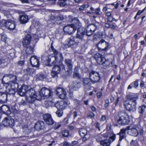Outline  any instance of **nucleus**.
<instances>
[{"label":"nucleus","mask_w":146,"mask_h":146,"mask_svg":"<svg viewBox=\"0 0 146 146\" xmlns=\"http://www.w3.org/2000/svg\"><path fill=\"white\" fill-rule=\"evenodd\" d=\"M95 114L92 112H91L90 113L88 114L87 116L88 118H92L95 116Z\"/></svg>","instance_id":"49530a36"},{"label":"nucleus","mask_w":146,"mask_h":146,"mask_svg":"<svg viewBox=\"0 0 146 146\" xmlns=\"http://www.w3.org/2000/svg\"><path fill=\"white\" fill-rule=\"evenodd\" d=\"M16 90H14L13 89L9 90V94H13L15 93V91Z\"/></svg>","instance_id":"69168bd1"},{"label":"nucleus","mask_w":146,"mask_h":146,"mask_svg":"<svg viewBox=\"0 0 146 146\" xmlns=\"http://www.w3.org/2000/svg\"><path fill=\"white\" fill-rule=\"evenodd\" d=\"M116 139V135L113 132H111L110 135L109 139L111 143L114 141Z\"/></svg>","instance_id":"e433bc0d"},{"label":"nucleus","mask_w":146,"mask_h":146,"mask_svg":"<svg viewBox=\"0 0 146 146\" xmlns=\"http://www.w3.org/2000/svg\"><path fill=\"white\" fill-rule=\"evenodd\" d=\"M90 10L92 11L93 13H95V14L98 16L100 15L102 12L101 11V9L99 7L96 9H94L91 7L90 8Z\"/></svg>","instance_id":"a878e982"},{"label":"nucleus","mask_w":146,"mask_h":146,"mask_svg":"<svg viewBox=\"0 0 146 146\" xmlns=\"http://www.w3.org/2000/svg\"><path fill=\"white\" fill-rule=\"evenodd\" d=\"M43 118L45 122L48 125H52L54 122L51 116L49 114L46 113L44 114Z\"/></svg>","instance_id":"2eb2a0df"},{"label":"nucleus","mask_w":146,"mask_h":146,"mask_svg":"<svg viewBox=\"0 0 146 146\" xmlns=\"http://www.w3.org/2000/svg\"><path fill=\"white\" fill-rule=\"evenodd\" d=\"M64 101L57 102L55 104V107L58 110H62L65 108Z\"/></svg>","instance_id":"b1692460"},{"label":"nucleus","mask_w":146,"mask_h":146,"mask_svg":"<svg viewBox=\"0 0 146 146\" xmlns=\"http://www.w3.org/2000/svg\"><path fill=\"white\" fill-rule=\"evenodd\" d=\"M24 71L26 72L27 74L29 75H31L35 72V70L32 67H28L27 69L24 70Z\"/></svg>","instance_id":"c85d7f7f"},{"label":"nucleus","mask_w":146,"mask_h":146,"mask_svg":"<svg viewBox=\"0 0 146 146\" xmlns=\"http://www.w3.org/2000/svg\"><path fill=\"white\" fill-rule=\"evenodd\" d=\"M27 49L26 50V52L28 54H31L33 52V47L29 46L28 47H25Z\"/></svg>","instance_id":"ea45409f"},{"label":"nucleus","mask_w":146,"mask_h":146,"mask_svg":"<svg viewBox=\"0 0 146 146\" xmlns=\"http://www.w3.org/2000/svg\"><path fill=\"white\" fill-rule=\"evenodd\" d=\"M109 5L108 4H106V6H105L102 9V11L104 12H106L107 11L108 9L109 8L107 6V5Z\"/></svg>","instance_id":"6e6d98bb"},{"label":"nucleus","mask_w":146,"mask_h":146,"mask_svg":"<svg viewBox=\"0 0 146 146\" xmlns=\"http://www.w3.org/2000/svg\"><path fill=\"white\" fill-rule=\"evenodd\" d=\"M99 50H107L108 45V43L104 40L102 39L97 44Z\"/></svg>","instance_id":"dca6fc26"},{"label":"nucleus","mask_w":146,"mask_h":146,"mask_svg":"<svg viewBox=\"0 0 146 146\" xmlns=\"http://www.w3.org/2000/svg\"><path fill=\"white\" fill-rule=\"evenodd\" d=\"M68 119L67 118H65L63 120V123L64 124H68Z\"/></svg>","instance_id":"0e129e2a"},{"label":"nucleus","mask_w":146,"mask_h":146,"mask_svg":"<svg viewBox=\"0 0 146 146\" xmlns=\"http://www.w3.org/2000/svg\"><path fill=\"white\" fill-rule=\"evenodd\" d=\"M90 136L88 135V136H85L84 137H83L82 141L83 142H85L87 139Z\"/></svg>","instance_id":"4d7b16f0"},{"label":"nucleus","mask_w":146,"mask_h":146,"mask_svg":"<svg viewBox=\"0 0 146 146\" xmlns=\"http://www.w3.org/2000/svg\"><path fill=\"white\" fill-rule=\"evenodd\" d=\"M26 103H27L25 100H22L20 103V104L21 105L25 106L26 105Z\"/></svg>","instance_id":"bf43d9fd"},{"label":"nucleus","mask_w":146,"mask_h":146,"mask_svg":"<svg viewBox=\"0 0 146 146\" xmlns=\"http://www.w3.org/2000/svg\"><path fill=\"white\" fill-rule=\"evenodd\" d=\"M136 143L137 141H136L132 140L130 144L132 146H134Z\"/></svg>","instance_id":"e2e57ef3"},{"label":"nucleus","mask_w":146,"mask_h":146,"mask_svg":"<svg viewBox=\"0 0 146 146\" xmlns=\"http://www.w3.org/2000/svg\"><path fill=\"white\" fill-rule=\"evenodd\" d=\"M89 77L90 79L91 82L95 84L99 82L100 76L99 73L95 71H92L89 73Z\"/></svg>","instance_id":"9d476101"},{"label":"nucleus","mask_w":146,"mask_h":146,"mask_svg":"<svg viewBox=\"0 0 146 146\" xmlns=\"http://www.w3.org/2000/svg\"><path fill=\"white\" fill-rule=\"evenodd\" d=\"M64 62L66 64L68 67L69 70H71L73 67V63L72 60L69 59H65Z\"/></svg>","instance_id":"bb28decb"},{"label":"nucleus","mask_w":146,"mask_h":146,"mask_svg":"<svg viewBox=\"0 0 146 146\" xmlns=\"http://www.w3.org/2000/svg\"><path fill=\"white\" fill-rule=\"evenodd\" d=\"M64 18L63 16L61 15H60L58 16H56V17L55 22L57 24H60V23L58 22L60 21L63 20Z\"/></svg>","instance_id":"4c0bfd02"},{"label":"nucleus","mask_w":146,"mask_h":146,"mask_svg":"<svg viewBox=\"0 0 146 146\" xmlns=\"http://www.w3.org/2000/svg\"><path fill=\"white\" fill-rule=\"evenodd\" d=\"M100 23H97L93 24H90L87 26L85 28H83V31H85V34L88 36L92 35L98 27Z\"/></svg>","instance_id":"1a4fd4ad"},{"label":"nucleus","mask_w":146,"mask_h":146,"mask_svg":"<svg viewBox=\"0 0 146 146\" xmlns=\"http://www.w3.org/2000/svg\"><path fill=\"white\" fill-rule=\"evenodd\" d=\"M109 104V100L108 99H107L105 100V104L104 105V107L105 108H106L108 107Z\"/></svg>","instance_id":"5fc2aeb1"},{"label":"nucleus","mask_w":146,"mask_h":146,"mask_svg":"<svg viewBox=\"0 0 146 146\" xmlns=\"http://www.w3.org/2000/svg\"><path fill=\"white\" fill-rule=\"evenodd\" d=\"M145 118H146V112H145L144 113H143L141 114L139 117V119H144Z\"/></svg>","instance_id":"09e8293b"},{"label":"nucleus","mask_w":146,"mask_h":146,"mask_svg":"<svg viewBox=\"0 0 146 146\" xmlns=\"http://www.w3.org/2000/svg\"><path fill=\"white\" fill-rule=\"evenodd\" d=\"M72 21L75 23V24L68 25L64 26L63 28L64 32L66 34L70 35L72 34L76 31L77 28L76 24L79 23L78 19L76 17L73 19Z\"/></svg>","instance_id":"39448f33"},{"label":"nucleus","mask_w":146,"mask_h":146,"mask_svg":"<svg viewBox=\"0 0 146 146\" xmlns=\"http://www.w3.org/2000/svg\"><path fill=\"white\" fill-rule=\"evenodd\" d=\"M92 82H91L90 79L89 78H85L83 80V86L84 88L85 89L88 88L87 87H88L90 86Z\"/></svg>","instance_id":"5701e85b"},{"label":"nucleus","mask_w":146,"mask_h":146,"mask_svg":"<svg viewBox=\"0 0 146 146\" xmlns=\"http://www.w3.org/2000/svg\"><path fill=\"white\" fill-rule=\"evenodd\" d=\"M119 118L117 120L118 123L121 125H126L129 122V116L125 111H119L118 114Z\"/></svg>","instance_id":"0eeeda50"},{"label":"nucleus","mask_w":146,"mask_h":146,"mask_svg":"<svg viewBox=\"0 0 146 146\" xmlns=\"http://www.w3.org/2000/svg\"><path fill=\"white\" fill-rule=\"evenodd\" d=\"M67 42H68V44L69 46H71L73 45L75 43L74 37L73 36H71L68 39Z\"/></svg>","instance_id":"f704fd0d"},{"label":"nucleus","mask_w":146,"mask_h":146,"mask_svg":"<svg viewBox=\"0 0 146 146\" xmlns=\"http://www.w3.org/2000/svg\"><path fill=\"white\" fill-rule=\"evenodd\" d=\"M114 20L113 17L111 16L108 17V21L110 22H112Z\"/></svg>","instance_id":"13d9d810"},{"label":"nucleus","mask_w":146,"mask_h":146,"mask_svg":"<svg viewBox=\"0 0 146 146\" xmlns=\"http://www.w3.org/2000/svg\"><path fill=\"white\" fill-rule=\"evenodd\" d=\"M146 111V106L145 105H141L138 108L139 113L141 114L143 113Z\"/></svg>","instance_id":"7c9ffc66"},{"label":"nucleus","mask_w":146,"mask_h":146,"mask_svg":"<svg viewBox=\"0 0 146 146\" xmlns=\"http://www.w3.org/2000/svg\"><path fill=\"white\" fill-rule=\"evenodd\" d=\"M15 21L11 19L7 20L5 22V25L7 29L10 30L14 29L15 27Z\"/></svg>","instance_id":"a211bd4d"},{"label":"nucleus","mask_w":146,"mask_h":146,"mask_svg":"<svg viewBox=\"0 0 146 146\" xmlns=\"http://www.w3.org/2000/svg\"><path fill=\"white\" fill-rule=\"evenodd\" d=\"M71 86L73 90H77L80 87L81 84L80 82L74 81L72 82Z\"/></svg>","instance_id":"393cba45"},{"label":"nucleus","mask_w":146,"mask_h":146,"mask_svg":"<svg viewBox=\"0 0 146 146\" xmlns=\"http://www.w3.org/2000/svg\"><path fill=\"white\" fill-rule=\"evenodd\" d=\"M8 77L11 80V82L9 83V86H10L11 89L17 90L18 88V85L17 82V77L15 75L12 74H7L4 75L3 78Z\"/></svg>","instance_id":"6e6552de"},{"label":"nucleus","mask_w":146,"mask_h":146,"mask_svg":"<svg viewBox=\"0 0 146 146\" xmlns=\"http://www.w3.org/2000/svg\"><path fill=\"white\" fill-rule=\"evenodd\" d=\"M1 39L2 41L4 42H5L6 41L7 38L6 35L4 34H2L1 36Z\"/></svg>","instance_id":"8fccbe9b"},{"label":"nucleus","mask_w":146,"mask_h":146,"mask_svg":"<svg viewBox=\"0 0 146 146\" xmlns=\"http://www.w3.org/2000/svg\"><path fill=\"white\" fill-rule=\"evenodd\" d=\"M30 62L33 67L38 68L39 66V63L38 59L35 56H32L30 58Z\"/></svg>","instance_id":"aec40b11"},{"label":"nucleus","mask_w":146,"mask_h":146,"mask_svg":"<svg viewBox=\"0 0 146 146\" xmlns=\"http://www.w3.org/2000/svg\"><path fill=\"white\" fill-rule=\"evenodd\" d=\"M128 131L127 133L130 135L137 136L138 134V131L135 127H133L131 126H128L126 128H123L121 129L120 131L118 134L119 135V141H121L124 138L125 136V132Z\"/></svg>","instance_id":"20e7f679"},{"label":"nucleus","mask_w":146,"mask_h":146,"mask_svg":"<svg viewBox=\"0 0 146 146\" xmlns=\"http://www.w3.org/2000/svg\"><path fill=\"white\" fill-rule=\"evenodd\" d=\"M61 124L58 123H56L54 127V129H56L60 127Z\"/></svg>","instance_id":"603ef678"},{"label":"nucleus","mask_w":146,"mask_h":146,"mask_svg":"<svg viewBox=\"0 0 146 146\" xmlns=\"http://www.w3.org/2000/svg\"><path fill=\"white\" fill-rule=\"evenodd\" d=\"M139 80H137L135 81H134L133 82L134 87L135 88H137L139 85V83H138V82H139Z\"/></svg>","instance_id":"3c124183"},{"label":"nucleus","mask_w":146,"mask_h":146,"mask_svg":"<svg viewBox=\"0 0 146 146\" xmlns=\"http://www.w3.org/2000/svg\"><path fill=\"white\" fill-rule=\"evenodd\" d=\"M90 108L94 112L96 111V107L93 105L90 106Z\"/></svg>","instance_id":"052dcab7"},{"label":"nucleus","mask_w":146,"mask_h":146,"mask_svg":"<svg viewBox=\"0 0 146 146\" xmlns=\"http://www.w3.org/2000/svg\"><path fill=\"white\" fill-rule=\"evenodd\" d=\"M46 59L47 62L49 66H51L54 65L56 63L57 60L59 58L58 56L56 55L55 56H53L50 55H49Z\"/></svg>","instance_id":"f3484780"},{"label":"nucleus","mask_w":146,"mask_h":146,"mask_svg":"<svg viewBox=\"0 0 146 146\" xmlns=\"http://www.w3.org/2000/svg\"><path fill=\"white\" fill-rule=\"evenodd\" d=\"M94 57L98 64L107 68L111 67L113 65V61L111 59H106L102 57L101 55L99 53L95 54Z\"/></svg>","instance_id":"7ed1b4c3"},{"label":"nucleus","mask_w":146,"mask_h":146,"mask_svg":"<svg viewBox=\"0 0 146 146\" xmlns=\"http://www.w3.org/2000/svg\"><path fill=\"white\" fill-rule=\"evenodd\" d=\"M2 124L4 126L12 127L14 125V120L10 116H8L4 118L2 122Z\"/></svg>","instance_id":"9b49d317"},{"label":"nucleus","mask_w":146,"mask_h":146,"mask_svg":"<svg viewBox=\"0 0 146 146\" xmlns=\"http://www.w3.org/2000/svg\"><path fill=\"white\" fill-rule=\"evenodd\" d=\"M133 82L131 83L128 87L127 89H131V88L133 87Z\"/></svg>","instance_id":"774afa93"},{"label":"nucleus","mask_w":146,"mask_h":146,"mask_svg":"<svg viewBox=\"0 0 146 146\" xmlns=\"http://www.w3.org/2000/svg\"><path fill=\"white\" fill-rule=\"evenodd\" d=\"M56 93L61 99H63L65 98L66 92L63 89L60 88H57L56 90Z\"/></svg>","instance_id":"6ab92c4d"},{"label":"nucleus","mask_w":146,"mask_h":146,"mask_svg":"<svg viewBox=\"0 0 146 146\" xmlns=\"http://www.w3.org/2000/svg\"><path fill=\"white\" fill-rule=\"evenodd\" d=\"M23 132L25 134H29L30 133L31 130L28 127L23 128Z\"/></svg>","instance_id":"c03bdc74"},{"label":"nucleus","mask_w":146,"mask_h":146,"mask_svg":"<svg viewBox=\"0 0 146 146\" xmlns=\"http://www.w3.org/2000/svg\"><path fill=\"white\" fill-rule=\"evenodd\" d=\"M79 27L77 28V32L76 36V38L82 40L83 39V38L85 34V31H83V28L80 25Z\"/></svg>","instance_id":"4468645a"},{"label":"nucleus","mask_w":146,"mask_h":146,"mask_svg":"<svg viewBox=\"0 0 146 146\" xmlns=\"http://www.w3.org/2000/svg\"><path fill=\"white\" fill-rule=\"evenodd\" d=\"M32 36L30 33H26L25 36L22 42L23 45L24 47L29 46Z\"/></svg>","instance_id":"ddd939ff"},{"label":"nucleus","mask_w":146,"mask_h":146,"mask_svg":"<svg viewBox=\"0 0 146 146\" xmlns=\"http://www.w3.org/2000/svg\"><path fill=\"white\" fill-rule=\"evenodd\" d=\"M63 113V111L62 110L58 109L56 112V114L58 117H61L62 116Z\"/></svg>","instance_id":"79ce46f5"},{"label":"nucleus","mask_w":146,"mask_h":146,"mask_svg":"<svg viewBox=\"0 0 146 146\" xmlns=\"http://www.w3.org/2000/svg\"><path fill=\"white\" fill-rule=\"evenodd\" d=\"M28 17L26 15H22L20 16V21L21 24H25L28 22Z\"/></svg>","instance_id":"cd10ccee"},{"label":"nucleus","mask_w":146,"mask_h":146,"mask_svg":"<svg viewBox=\"0 0 146 146\" xmlns=\"http://www.w3.org/2000/svg\"><path fill=\"white\" fill-rule=\"evenodd\" d=\"M62 69H64V66L62 64L60 65V66L58 65H55L52 68L51 74L53 77H55L57 76V74L60 72L61 68Z\"/></svg>","instance_id":"f8f14e48"},{"label":"nucleus","mask_w":146,"mask_h":146,"mask_svg":"<svg viewBox=\"0 0 146 146\" xmlns=\"http://www.w3.org/2000/svg\"><path fill=\"white\" fill-rule=\"evenodd\" d=\"M137 99L138 96L135 94H129L127 96V99L123 102L125 108L131 113L135 111L136 110V100Z\"/></svg>","instance_id":"f03ea898"},{"label":"nucleus","mask_w":146,"mask_h":146,"mask_svg":"<svg viewBox=\"0 0 146 146\" xmlns=\"http://www.w3.org/2000/svg\"><path fill=\"white\" fill-rule=\"evenodd\" d=\"M67 1L68 0H59L57 2V4L61 7H65L68 5Z\"/></svg>","instance_id":"2f4dec72"},{"label":"nucleus","mask_w":146,"mask_h":146,"mask_svg":"<svg viewBox=\"0 0 146 146\" xmlns=\"http://www.w3.org/2000/svg\"><path fill=\"white\" fill-rule=\"evenodd\" d=\"M7 95L5 93L2 92V95L0 100V102L5 103L7 101Z\"/></svg>","instance_id":"473e14b6"},{"label":"nucleus","mask_w":146,"mask_h":146,"mask_svg":"<svg viewBox=\"0 0 146 146\" xmlns=\"http://www.w3.org/2000/svg\"><path fill=\"white\" fill-rule=\"evenodd\" d=\"M97 95L98 98H100L102 95V93L101 92H99L97 94Z\"/></svg>","instance_id":"338daca9"},{"label":"nucleus","mask_w":146,"mask_h":146,"mask_svg":"<svg viewBox=\"0 0 146 146\" xmlns=\"http://www.w3.org/2000/svg\"><path fill=\"white\" fill-rule=\"evenodd\" d=\"M62 135L63 137H66L69 135V132L67 130H65L63 131L62 132Z\"/></svg>","instance_id":"a18cd8bd"},{"label":"nucleus","mask_w":146,"mask_h":146,"mask_svg":"<svg viewBox=\"0 0 146 146\" xmlns=\"http://www.w3.org/2000/svg\"><path fill=\"white\" fill-rule=\"evenodd\" d=\"M51 48L52 51L55 54V56H56V55L58 56V58L60 60L62 59L63 58L62 54L60 52H58V51L54 48L52 46V43H51Z\"/></svg>","instance_id":"4be33fe9"},{"label":"nucleus","mask_w":146,"mask_h":146,"mask_svg":"<svg viewBox=\"0 0 146 146\" xmlns=\"http://www.w3.org/2000/svg\"><path fill=\"white\" fill-rule=\"evenodd\" d=\"M45 127L44 123L41 121H38L35 124V128L38 130L44 129Z\"/></svg>","instance_id":"412c9836"},{"label":"nucleus","mask_w":146,"mask_h":146,"mask_svg":"<svg viewBox=\"0 0 146 146\" xmlns=\"http://www.w3.org/2000/svg\"><path fill=\"white\" fill-rule=\"evenodd\" d=\"M24 61L23 60L19 61L18 63L19 65L20 66H22L24 65Z\"/></svg>","instance_id":"680f3d73"},{"label":"nucleus","mask_w":146,"mask_h":146,"mask_svg":"<svg viewBox=\"0 0 146 146\" xmlns=\"http://www.w3.org/2000/svg\"><path fill=\"white\" fill-rule=\"evenodd\" d=\"M73 76L78 78H80V75L78 72V69L77 66H76L74 69L73 73Z\"/></svg>","instance_id":"72a5a7b5"},{"label":"nucleus","mask_w":146,"mask_h":146,"mask_svg":"<svg viewBox=\"0 0 146 146\" xmlns=\"http://www.w3.org/2000/svg\"><path fill=\"white\" fill-rule=\"evenodd\" d=\"M96 139L98 142H100V144L101 142L103 141L102 137L100 136H96Z\"/></svg>","instance_id":"de8ad7c7"},{"label":"nucleus","mask_w":146,"mask_h":146,"mask_svg":"<svg viewBox=\"0 0 146 146\" xmlns=\"http://www.w3.org/2000/svg\"><path fill=\"white\" fill-rule=\"evenodd\" d=\"M81 137L88 136L89 134L88 133L87 130L84 128L80 129L78 131Z\"/></svg>","instance_id":"c756f323"},{"label":"nucleus","mask_w":146,"mask_h":146,"mask_svg":"<svg viewBox=\"0 0 146 146\" xmlns=\"http://www.w3.org/2000/svg\"><path fill=\"white\" fill-rule=\"evenodd\" d=\"M45 106L46 108H48L51 106L52 104V103L51 101H48L47 100L45 101L44 103Z\"/></svg>","instance_id":"a19ab883"},{"label":"nucleus","mask_w":146,"mask_h":146,"mask_svg":"<svg viewBox=\"0 0 146 146\" xmlns=\"http://www.w3.org/2000/svg\"><path fill=\"white\" fill-rule=\"evenodd\" d=\"M64 106L65 108L68 105L70 104V102L68 100H66V101H64Z\"/></svg>","instance_id":"864d4df0"},{"label":"nucleus","mask_w":146,"mask_h":146,"mask_svg":"<svg viewBox=\"0 0 146 146\" xmlns=\"http://www.w3.org/2000/svg\"><path fill=\"white\" fill-rule=\"evenodd\" d=\"M8 110V107L5 105H3L0 107V110L3 113H5Z\"/></svg>","instance_id":"58836bf2"},{"label":"nucleus","mask_w":146,"mask_h":146,"mask_svg":"<svg viewBox=\"0 0 146 146\" xmlns=\"http://www.w3.org/2000/svg\"><path fill=\"white\" fill-rule=\"evenodd\" d=\"M86 120L85 118L81 119L79 120V122L82 126L85 125L86 124Z\"/></svg>","instance_id":"37998d69"},{"label":"nucleus","mask_w":146,"mask_h":146,"mask_svg":"<svg viewBox=\"0 0 146 146\" xmlns=\"http://www.w3.org/2000/svg\"><path fill=\"white\" fill-rule=\"evenodd\" d=\"M111 143L109 139H106L101 142L100 144L103 146H110Z\"/></svg>","instance_id":"c9c22d12"},{"label":"nucleus","mask_w":146,"mask_h":146,"mask_svg":"<svg viewBox=\"0 0 146 146\" xmlns=\"http://www.w3.org/2000/svg\"><path fill=\"white\" fill-rule=\"evenodd\" d=\"M51 93V91L50 89L44 87L41 89L39 92L37 93L35 92L34 96L35 97V100H41L42 96L44 97L45 98H48L50 96Z\"/></svg>","instance_id":"423d86ee"},{"label":"nucleus","mask_w":146,"mask_h":146,"mask_svg":"<svg viewBox=\"0 0 146 146\" xmlns=\"http://www.w3.org/2000/svg\"><path fill=\"white\" fill-rule=\"evenodd\" d=\"M35 93L33 88L25 85H22L19 90L17 94L21 96H26V100L29 103L33 104L35 100L34 95Z\"/></svg>","instance_id":"f257e3e1"}]
</instances>
